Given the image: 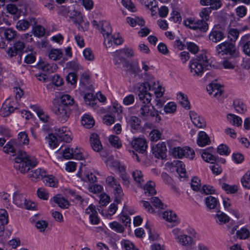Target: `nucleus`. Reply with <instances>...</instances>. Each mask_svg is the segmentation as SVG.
<instances>
[{"instance_id":"nucleus-1","label":"nucleus","mask_w":250,"mask_h":250,"mask_svg":"<svg viewBox=\"0 0 250 250\" xmlns=\"http://www.w3.org/2000/svg\"><path fill=\"white\" fill-rule=\"evenodd\" d=\"M19 145L14 141L8 142L3 147V151L6 153H12L14 155L17 152L15 159L16 165L14 167L21 173L25 174L37 164L35 158L28 155L26 152L20 149Z\"/></svg>"},{"instance_id":"nucleus-2","label":"nucleus","mask_w":250,"mask_h":250,"mask_svg":"<svg viewBox=\"0 0 250 250\" xmlns=\"http://www.w3.org/2000/svg\"><path fill=\"white\" fill-rule=\"evenodd\" d=\"M210 66L209 60L206 52H202L192 59L189 63L190 72L194 77L201 76L204 71Z\"/></svg>"},{"instance_id":"nucleus-3","label":"nucleus","mask_w":250,"mask_h":250,"mask_svg":"<svg viewBox=\"0 0 250 250\" xmlns=\"http://www.w3.org/2000/svg\"><path fill=\"white\" fill-rule=\"evenodd\" d=\"M99 30L104 37V44L106 48L110 47L113 42L116 45H120L123 42V39L118 33L111 34L112 29L108 22L102 21Z\"/></svg>"},{"instance_id":"nucleus-4","label":"nucleus","mask_w":250,"mask_h":250,"mask_svg":"<svg viewBox=\"0 0 250 250\" xmlns=\"http://www.w3.org/2000/svg\"><path fill=\"white\" fill-rule=\"evenodd\" d=\"M140 117L143 120H147L150 117H155L156 122L161 120V117L157 110L151 104H141L139 110Z\"/></svg>"},{"instance_id":"nucleus-5","label":"nucleus","mask_w":250,"mask_h":250,"mask_svg":"<svg viewBox=\"0 0 250 250\" xmlns=\"http://www.w3.org/2000/svg\"><path fill=\"white\" fill-rule=\"evenodd\" d=\"M13 202L18 207L27 209H34L36 208L35 203L27 201L25 195L20 193H14Z\"/></svg>"},{"instance_id":"nucleus-6","label":"nucleus","mask_w":250,"mask_h":250,"mask_svg":"<svg viewBox=\"0 0 250 250\" xmlns=\"http://www.w3.org/2000/svg\"><path fill=\"white\" fill-rule=\"evenodd\" d=\"M53 112L57 116L58 120L62 123L68 120L70 114L69 107L60 104L54 108Z\"/></svg>"},{"instance_id":"nucleus-7","label":"nucleus","mask_w":250,"mask_h":250,"mask_svg":"<svg viewBox=\"0 0 250 250\" xmlns=\"http://www.w3.org/2000/svg\"><path fill=\"white\" fill-rule=\"evenodd\" d=\"M172 155L176 157L182 158L184 157L192 159L194 157V152L189 147H174L172 150Z\"/></svg>"},{"instance_id":"nucleus-8","label":"nucleus","mask_w":250,"mask_h":250,"mask_svg":"<svg viewBox=\"0 0 250 250\" xmlns=\"http://www.w3.org/2000/svg\"><path fill=\"white\" fill-rule=\"evenodd\" d=\"M235 48L234 45L231 42H222L216 46V52L218 55L229 54L233 55Z\"/></svg>"},{"instance_id":"nucleus-9","label":"nucleus","mask_w":250,"mask_h":250,"mask_svg":"<svg viewBox=\"0 0 250 250\" xmlns=\"http://www.w3.org/2000/svg\"><path fill=\"white\" fill-rule=\"evenodd\" d=\"M106 183L112 188L114 194L117 197H121L123 195L121 186L118 181L113 176H109L106 178Z\"/></svg>"},{"instance_id":"nucleus-10","label":"nucleus","mask_w":250,"mask_h":250,"mask_svg":"<svg viewBox=\"0 0 250 250\" xmlns=\"http://www.w3.org/2000/svg\"><path fill=\"white\" fill-rule=\"evenodd\" d=\"M110 111L112 115H106L103 118V121L107 125H111L115 122V114L118 115L122 112V107L118 104H114Z\"/></svg>"},{"instance_id":"nucleus-11","label":"nucleus","mask_w":250,"mask_h":250,"mask_svg":"<svg viewBox=\"0 0 250 250\" xmlns=\"http://www.w3.org/2000/svg\"><path fill=\"white\" fill-rule=\"evenodd\" d=\"M68 130L65 126H63L60 128H56L55 129L56 136H50L49 139V144L51 147L53 148L57 147L58 146V139L63 134L66 133V131Z\"/></svg>"},{"instance_id":"nucleus-12","label":"nucleus","mask_w":250,"mask_h":250,"mask_svg":"<svg viewBox=\"0 0 250 250\" xmlns=\"http://www.w3.org/2000/svg\"><path fill=\"white\" fill-rule=\"evenodd\" d=\"M152 150L153 154L156 158L163 159L166 157L167 148L164 142L159 143L153 146Z\"/></svg>"},{"instance_id":"nucleus-13","label":"nucleus","mask_w":250,"mask_h":250,"mask_svg":"<svg viewBox=\"0 0 250 250\" xmlns=\"http://www.w3.org/2000/svg\"><path fill=\"white\" fill-rule=\"evenodd\" d=\"M131 145L133 148L136 151L143 153H144L147 147L146 141L142 138H135L131 143Z\"/></svg>"},{"instance_id":"nucleus-14","label":"nucleus","mask_w":250,"mask_h":250,"mask_svg":"<svg viewBox=\"0 0 250 250\" xmlns=\"http://www.w3.org/2000/svg\"><path fill=\"white\" fill-rule=\"evenodd\" d=\"M207 90L209 94L212 95L213 97L217 98L219 100H221V97L223 90L220 84L217 83H211L208 84L207 87Z\"/></svg>"},{"instance_id":"nucleus-15","label":"nucleus","mask_w":250,"mask_h":250,"mask_svg":"<svg viewBox=\"0 0 250 250\" xmlns=\"http://www.w3.org/2000/svg\"><path fill=\"white\" fill-rule=\"evenodd\" d=\"M25 47V43L21 41H19L15 43L14 46L9 48L7 51L8 54L12 57L20 54Z\"/></svg>"},{"instance_id":"nucleus-16","label":"nucleus","mask_w":250,"mask_h":250,"mask_svg":"<svg viewBox=\"0 0 250 250\" xmlns=\"http://www.w3.org/2000/svg\"><path fill=\"white\" fill-rule=\"evenodd\" d=\"M149 90L144 89V87L140 86L139 88V92L138 97L141 104H150L151 101V94L148 91Z\"/></svg>"},{"instance_id":"nucleus-17","label":"nucleus","mask_w":250,"mask_h":250,"mask_svg":"<svg viewBox=\"0 0 250 250\" xmlns=\"http://www.w3.org/2000/svg\"><path fill=\"white\" fill-rule=\"evenodd\" d=\"M36 23L37 21L34 18L29 19V21L26 20H21L17 22L16 28L19 30L24 31L27 29L30 25L34 26Z\"/></svg>"},{"instance_id":"nucleus-18","label":"nucleus","mask_w":250,"mask_h":250,"mask_svg":"<svg viewBox=\"0 0 250 250\" xmlns=\"http://www.w3.org/2000/svg\"><path fill=\"white\" fill-rule=\"evenodd\" d=\"M190 118L193 124L199 128H204L206 125L205 120L203 118L199 116L194 111H190Z\"/></svg>"},{"instance_id":"nucleus-19","label":"nucleus","mask_w":250,"mask_h":250,"mask_svg":"<svg viewBox=\"0 0 250 250\" xmlns=\"http://www.w3.org/2000/svg\"><path fill=\"white\" fill-rule=\"evenodd\" d=\"M39 69L47 73L50 74L54 72L58 68L56 63H49L45 62H41L38 64Z\"/></svg>"},{"instance_id":"nucleus-20","label":"nucleus","mask_w":250,"mask_h":250,"mask_svg":"<svg viewBox=\"0 0 250 250\" xmlns=\"http://www.w3.org/2000/svg\"><path fill=\"white\" fill-rule=\"evenodd\" d=\"M17 102L13 101L9 103L8 104H5L2 106L0 110L1 113L4 117L8 116L11 113L13 112L15 109L18 108Z\"/></svg>"},{"instance_id":"nucleus-21","label":"nucleus","mask_w":250,"mask_h":250,"mask_svg":"<svg viewBox=\"0 0 250 250\" xmlns=\"http://www.w3.org/2000/svg\"><path fill=\"white\" fill-rule=\"evenodd\" d=\"M90 142L92 149L96 152H100L103 149V146L100 141L99 136L97 134L93 133L91 135Z\"/></svg>"},{"instance_id":"nucleus-22","label":"nucleus","mask_w":250,"mask_h":250,"mask_svg":"<svg viewBox=\"0 0 250 250\" xmlns=\"http://www.w3.org/2000/svg\"><path fill=\"white\" fill-rule=\"evenodd\" d=\"M31 107L37 113L41 121L44 123L49 122L50 120L49 115L40 106L37 105H33Z\"/></svg>"},{"instance_id":"nucleus-23","label":"nucleus","mask_w":250,"mask_h":250,"mask_svg":"<svg viewBox=\"0 0 250 250\" xmlns=\"http://www.w3.org/2000/svg\"><path fill=\"white\" fill-rule=\"evenodd\" d=\"M210 140L207 134L203 131H200L198 133L197 143L200 146L203 147L210 144Z\"/></svg>"},{"instance_id":"nucleus-24","label":"nucleus","mask_w":250,"mask_h":250,"mask_svg":"<svg viewBox=\"0 0 250 250\" xmlns=\"http://www.w3.org/2000/svg\"><path fill=\"white\" fill-rule=\"evenodd\" d=\"M225 37L224 33L220 30L213 29L208 36L209 40L215 43L220 42Z\"/></svg>"},{"instance_id":"nucleus-25","label":"nucleus","mask_w":250,"mask_h":250,"mask_svg":"<svg viewBox=\"0 0 250 250\" xmlns=\"http://www.w3.org/2000/svg\"><path fill=\"white\" fill-rule=\"evenodd\" d=\"M51 200L58 204L59 207L62 208H67L69 206L68 201L60 194H57L54 196Z\"/></svg>"},{"instance_id":"nucleus-26","label":"nucleus","mask_w":250,"mask_h":250,"mask_svg":"<svg viewBox=\"0 0 250 250\" xmlns=\"http://www.w3.org/2000/svg\"><path fill=\"white\" fill-rule=\"evenodd\" d=\"M227 120L228 122L233 126L239 127L242 125V120L239 116L231 113H229L227 115Z\"/></svg>"},{"instance_id":"nucleus-27","label":"nucleus","mask_w":250,"mask_h":250,"mask_svg":"<svg viewBox=\"0 0 250 250\" xmlns=\"http://www.w3.org/2000/svg\"><path fill=\"white\" fill-rule=\"evenodd\" d=\"M45 171L41 168H37L32 171L29 174V177L31 180L36 182V180L42 179L46 176Z\"/></svg>"},{"instance_id":"nucleus-28","label":"nucleus","mask_w":250,"mask_h":250,"mask_svg":"<svg viewBox=\"0 0 250 250\" xmlns=\"http://www.w3.org/2000/svg\"><path fill=\"white\" fill-rule=\"evenodd\" d=\"M177 242L183 246H189L193 243V239L190 236L183 234L178 236Z\"/></svg>"},{"instance_id":"nucleus-29","label":"nucleus","mask_w":250,"mask_h":250,"mask_svg":"<svg viewBox=\"0 0 250 250\" xmlns=\"http://www.w3.org/2000/svg\"><path fill=\"white\" fill-rule=\"evenodd\" d=\"M205 203L210 209L217 208L219 206L218 200L212 196H208L205 198Z\"/></svg>"},{"instance_id":"nucleus-30","label":"nucleus","mask_w":250,"mask_h":250,"mask_svg":"<svg viewBox=\"0 0 250 250\" xmlns=\"http://www.w3.org/2000/svg\"><path fill=\"white\" fill-rule=\"evenodd\" d=\"M159 85L158 81L155 80L154 78H152L151 79L149 80L148 81L142 83L141 84V86L144 87V89H145L153 90Z\"/></svg>"},{"instance_id":"nucleus-31","label":"nucleus","mask_w":250,"mask_h":250,"mask_svg":"<svg viewBox=\"0 0 250 250\" xmlns=\"http://www.w3.org/2000/svg\"><path fill=\"white\" fill-rule=\"evenodd\" d=\"M155 184L152 181L147 182L144 186V193L146 196H153L156 193L154 188Z\"/></svg>"},{"instance_id":"nucleus-32","label":"nucleus","mask_w":250,"mask_h":250,"mask_svg":"<svg viewBox=\"0 0 250 250\" xmlns=\"http://www.w3.org/2000/svg\"><path fill=\"white\" fill-rule=\"evenodd\" d=\"M131 175L134 181L139 186H141L143 185L144 183V175L141 170L138 169L133 170L131 173Z\"/></svg>"},{"instance_id":"nucleus-33","label":"nucleus","mask_w":250,"mask_h":250,"mask_svg":"<svg viewBox=\"0 0 250 250\" xmlns=\"http://www.w3.org/2000/svg\"><path fill=\"white\" fill-rule=\"evenodd\" d=\"M200 3L202 5H210L211 9H217L222 4L220 0H200Z\"/></svg>"},{"instance_id":"nucleus-34","label":"nucleus","mask_w":250,"mask_h":250,"mask_svg":"<svg viewBox=\"0 0 250 250\" xmlns=\"http://www.w3.org/2000/svg\"><path fill=\"white\" fill-rule=\"evenodd\" d=\"M177 99L183 107L188 109L190 108V103L186 95L180 92L177 94Z\"/></svg>"},{"instance_id":"nucleus-35","label":"nucleus","mask_w":250,"mask_h":250,"mask_svg":"<svg viewBox=\"0 0 250 250\" xmlns=\"http://www.w3.org/2000/svg\"><path fill=\"white\" fill-rule=\"evenodd\" d=\"M48 55L51 60L57 61L62 57V51L61 49H52L49 51Z\"/></svg>"},{"instance_id":"nucleus-36","label":"nucleus","mask_w":250,"mask_h":250,"mask_svg":"<svg viewBox=\"0 0 250 250\" xmlns=\"http://www.w3.org/2000/svg\"><path fill=\"white\" fill-rule=\"evenodd\" d=\"M95 123L94 120L92 117L89 115H84L82 120V124L85 127L90 128L94 125Z\"/></svg>"},{"instance_id":"nucleus-37","label":"nucleus","mask_w":250,"mask_h":250,"mask_svg":"<svg viewBox=\"0 0 250 250\" xmlns=\"http://www.w3.org/2000/svg\"><path fill=\"white\" fill-rule=\"evenodd\" d=\"M163 218L170 223H177L176 214L172 211H165L163 213Z\"/></svg>"},{"instance_id":"nucleus-38","label":"nucleus","mask_w":250,"mask_h":250,"mask_svg":"<svg viewBox=\"0 0 250 250\" xmlns=\"http://www.w3.org/2000/svg\"><path fill=\"white\" fill-rule=\"evenodd\" d=\"M123 53L121 50H117L112 53L114 57V63L115 65L119 66L121 63L125 61V58L123 57Z\"/></svg>"},{"instance_id":"nucleus-39","label":"nucleus","mask_w":250,"mask_h":250,"mask_svg":"<svg viewBox=\"0 0 250 250\" xmlns=\"http://www.w3.org/2000/svg\"><path fill=\"white\" fill-rule=\"evenodd\" d=\"M74 103V99L68 94H64L61 97V105H63L69 107L72 105Z\"/></svg>"},{"instance_id":"nucleus-40","label":"nucleus","mask_w":250,"mask_h":250,"mask_svg":"<svg viewBox=\"0 0 250 250\" xmlns=\"http://www.w3.org/2000/svg\"><path fill=\"white\" fill-rule=\"evenodd\" d=\"M216 221L220 224H225L229 220V218L224 212L218 211L215 216Z\"/></svg>"},{"instance_id":"nucleus-41","label":"nucleus","mask_w":250,"mask_h":250,"mask_svg":"<svg viewBox=\"0 0 250 250\" xmlns=\"http://www.w3.org/2000/svg\"><path fill=\"white\" fill-rule=\"evenodd\" d=\"M126 21L132 27H134L137 24L140 26H143L145 24L144 20L138 17H136L135 18L127 17L126 18Z\"/></svg>"},{"instance_id":"nucleus-42","label":"nucleus","mask_w":250,"mask_h":250,"mask_svg":"<svg viewBox=\"0 0 250 250\" xmlns=\"http://www.w3.org/2000/svg\"><path fill=\"white\" fill-rule=\"evenodd\" d=\"M174 163L176 167L177 172L180 174L181 177H184L186 176V168L184 163L180 161H175Z\"/></svg>"},{"instance_id":"nucleus-43","label":"nucleus","mask_w":250,"mask_h":250,"mask_svg":"<svg viewBox=\"0 0 250 250\" xmlns=\"http://www.w3.org/2000/svg\"><path fill=\"white\" fill-rule=\"evenodd\" d=\"M128 122L130 125L131 128L134 130H137L140 128L141 121L137 117H130Z\"/></svg>"},{"instance_id":"nucleus-44","label":"nucleus","mask_w":250,"mask_h":250,"mask_svg":"<svg viewBox=\"0 0 250 250\" xmlns=\"http://www.w3.org/2000/svg\"><path fill=\"white\" fill-rule=\"evenodd\" d=\"M202 157L206 162L214 163L216 161V157L209 152L208 150H204L202 154Z\"/></svg>"},{"instance_id":"nucleus-45","label":"nucleus","mask_w":250,"mask_h":250,"mask_svg":"<svg viewBox=\"0 0 250 250\" xmlns=\"http://www.w3.org/2000/svg\"><path fill=\"white\" fill-rule=\"evenodd\" d=\"M208 28V24L202 20H196V30H199L202 32H206Z\"/></svg>"},{"instance_id":"nucleus-46","label":"nucleus","mask_w":250,"mask_h":250,"mask_svg":"<svg viewBox=\"0 0 250 250\" xmlns=\"http://www.w3.org/2000/svg\"><path fill=\"white\" fill-rule=\"evenodd\" d=\"M233 105L237 112L243 113L245 112L246 110V106L243 103L239 100H236L233 102Z\"/></svg>"},{"instance_id":"nucleus-47","label":"nucleus","mask_w":250,"mask_h":250,"mask_svg":"<svg viewBox=\"0 0 250 250\" xmlns=\"http://www.w3.org/2000/svg\"><path fill=\"white\" fill-rule=\"evenodd\" d=\"M222 188L227 193L233 194L236 192L238 190L237 187L236 185H229L226 183H222Z\"/></svg>"},{"instance_id":"nucleus-48","label":"nucleus","mask_w":250,"mask_h":250,"mask_svg":"<svg viewBox=\"0 0 250 250\" xmlns=\"http://www.w3.org/2000/svg\"><path fill=\"white\" fill-rule=\"evenodd\" d=\"M45 181L46 185L50 187L55 188L58 186V180L52 175L46 176Z\"/></svg>"},{"instance_id":"nucleus-49","label":"nucleus","mask_w":250,"mask_h":250,"mask_svg":"<svg viewBox=\"0 0 250 250\" xmlns=\"http://www.w3.org/2000/svg\"><path fill=\"white\" fill-rule=\"evenodd\" d=\"M17 35V32L12 28H7L4 32L5 38L8 41L14 39Z\"/></svg>"},{"instance_id":"nucleus-50","label":"nucleus","mask_w":250,"mask_h":250,"mask_svg":"<svg viewBox=\"0 0 250 250\" xmlns=\"http://www.w3.org/2000/svg\"><path fill=\"white\" fill-rule=\"evenodd\" d=\"M150 202L156 208L159 209H164L166 206L161 202V201L156 197H151L150 198Z\"/></svg>"},{"instance_id":"nucleus-51","label":"nucleus","mask_w":250,"mask_h":250,"mask_svg":"<svg viewBox=\"0 0 250 250\" xmlns=\"http://www.w3.org/2000/svg\"><path fill=\"white\" fill-rule=\"evenodd\" d=\"M109 226L112 229L118 233H122L124 231V227L117 222L114 221L110 223Z\"/></svg>"},{"instance_id":"nucleus-52","label":"nucleus","mask_w":250,"mask_h":250,"mask_svg":"<svg viewBox=\"0 0 250 250\" xmlns=\"http://www.w3.org/2000/svg\"><path fill=\"white\" fill-rule=\"evenodd\" d=\"M210 8H204L200 12L199 15L202 18V20L205 21H208L209 18V14L211 13Z\"/></svg>"},{"instance_id":"nucleus-53","label":"nucleus","mask_w":250,"mask_h":250,"mask_svg":"<svg viewBox=\"0 0 250 250\" xmlns=\"http://www.w3.org/2000/svg\"><path fill=\"white\" fill-rule=\"evenodd\" d=\"M176 104L173 102H169L164 106V110L166 113H174L176 111Z\"/></svg>"},{"instance_id":"nucleus-54","label":"nucleus","mask_w":250,"mask_h":250,"mask_svg":"<svg viewBox=\"0 0 250 250\" xmlns=\"http://www.w3.org/2000/svg\"><path fill=\"white\" fill-rule=\"evenodd\" d=\"M109 141L111 145L115 147L119 148L122 146V144L120 141L119 138L117 136H110L109 138Z\"/></svg>"},{"instance_id":"nucleus-55","label":"nucleus","mask_w":250,"mask_h":250,"mask_svg":"<svg viewBox=\"0 0 250 250\" xmlns=\"http://www.w3.org/2000/svg\"><path fill=\"white\" fill-rule=\"evenodd\" d=\"M48 223L45 220H39L36 223L37 229L41 232H44L47 228Z\"/></svg>"},{"instance_id":"nucleus-56","label":"nucleus","mask_w":250,"mask_h":250,"mask_svg":"<svg viewBox=\"0 0 250 250\" xmlns=\"http://www.w3.org/2000/svg\"><path fill=\"white\" fill-rule=\"evenodd\" d=\"M250 171H248L241 179V183L243 186L247 189H250Z\"/></svg>"},{"instance_id":"nucleus-57","label":"nucleus","mask_w":250,"mask_h":250,"mask_svg":"<svg viewBox=\"0 0 250 250\" xmlns=\"http://www.w3.org/2000/svg\"><path fill=\"white\" fill-rule=\"evenodd\" d=\"M84 100L85 103L89 105L93 106L95 104V98L92 93L85 94L84 96Z\"/></svg>"},{"instance_id":"nucleus-58","label":"nucleus","mask_w":250,"mask_h":250,"mask_svg":"<svg viewBox=\"0 0 250 250\" xmlns=\"http://www.w3.org/2000/svg\"><path fill=\"white\" fill-rule=\"evenodd\" d=\"M239 32L236 29L231 28L228 32V38L231 41L235 42L239 36Z\"/></svg>"},{"instance_id":"nucleus-59","label":"nucleus","mask_w":250,"mask_h":250,"mask_svg":"<svg viewBox=\"0 0 250 250\" xmlns=\"http://www.w3.org/2000/svg\"><path fill=\"white\" fill-rule=\"evenodd\" d=\"M18 140L20 144L26 145L29 143L28 135L25 132H21L18 135Z\"/></svg>"},{"instance_id":"nucleus-60","label":"nucleus","mask_w":250,"mask_h":250,"mask_svg":"<svg viewBox=\"0 0 250 250\" xmlns=\"http://www.w3.org/2000/svg\"><path fill=\"white\" fill-rule=\"evenodd\" d=\"M121 244L125 250H138L135 247L133 243L129 240H123L121 242Z\"/></svg>"},{"instance_id":"nucleus-61","label":"nucleus","mask_w":250,"mask_h":250,"mask_svg":"<svg viewBox=\"0 0 250 250\" xmlns=\"http://www.w3.org/2000/svg\"><path fill=\"white\" fill-rule=\"evenodd\" d=\"M34 35L38 37H42L45 34V30L41 25L33 26Z\"/></svg>"},{"instance_id":"nucleus-62","label":"nucleus","mask_w":250,"mask_h":250,"mask_svg":"<svg viewBox=\"0 0 250 250\" xmlns=\"http://www.w3.org/2000/svg\"><path fill=\"white\" fill-rule=\"evenodd\" d=\"M141 71L140 68L139 67L138 63L137 62H132L129 67L128 72L134 74H138Z\"/></svg>"},{"instance_id":"nucleus-63","label":"nucleus","mask_w":250,"mask_h":250,"mask_svg":"<svg viewBox=\"0 0 250 250\" xmlns=\"http://www.w3.org/2000/svg\"><path fill=\"white\" fill-rule=\"evenodd\" d=\"M237 237L240 239H245L247 238L250 235L249 231L248 229L242 228L240 230L237 231Z\"/></svg>"},{"instance_id":"nucleus-64","label":"nucleus","mask_w":250,"mask_h":250,"mask_svg":"<svg viewBox=\"0 0 250 250\" xmlns=\"http://www.w3.org/2000/svg\"><path fill=\"white\" fill-rule=\"evenodd\" d=\"M122 4L131 12H135L136 8L131 0H122Z\"/></svg>"}]
</instances>
